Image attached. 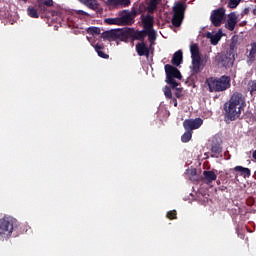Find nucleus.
<instances>
[{
	"label": "nucleus",
	"mask_w": 256,
	"mask_h": 256,
	"mask_svg": "<svg viewBox=\"0 0 256 256\" xmlns=\"http://www.w3.org/2000/svg\"><path fill=\"white\" fill-rule=\"evenodd\" d=\"M87 33H89V35H99V33H101V29L98 27H90L87 29Z\"/></svg>",
	"instance_id": "nucleus-30"
},
{
	"label": "nucleus",
	"mask_w": 256,
	"mask_h": 256,
	"mask_svg": "<svg viewBox=\"0 0 256 256\" xmlns=\"http://www.w3.org/2000/svg\"><path fill=\"white\" fill-rule=\"evenodd\" d=\"M203 175L207 183H212V181H215L217 179V174H215V172L213 171H204Z\"/></svg>",
	"instance_id": "nucleus-13"
},
{
	"label": "nucleus",
	"mask_w": 256,
	"mask_h": 256,
	"mask_svg": "<svg viewBox=\"0 0 256 256\" xmlns=\"http://www.w3.org/2000/svg\"><path fill=\"white\" fill-rule=\"evenodd\" d=\"M163 92L165 94V97H167L168 99H171L172 97V93H171V88L170 87H164Z\"/></svg>",
	"instance_id": "nucleus-32"
},
{
	"label": "nucleus",
	"mask_w": 256,
	"mask_h": 256,
	"mask_svg": "<svg viewBox=\"0 0 256 256\" xmlns=\"http://www.w3.org/2000/svg\"><path fill=\"white\" fill-rule=\"evenodd\" d=\"M174 107H177V100H174Z\"/></svg>",
	"instance_id": "nucleus-37"
},
{
	"label": "nucleus",
	"mask_w": 256,
	"mask_h": 256,
	"mask_svg": "<svg viewBox=\"0 0 256 256\" xmlns=\"http://www.w3.org/2000/svg\"><path fill=\"white\" fill-rule=\"evenodd\" d=\"M186 174L188 175V177L190 179H195L196 175H197V169L195 168H189L188 170H186Z\"/></svg>",
	"instance_id": "nucleus-29"
},
{
	"label": "nucleus",
	"mask_w": 256,
	"mask_h": 256,
	"mask_svg": "<svg viewBox=\"0 0 256 256\" xmlns=\"http://www.w3.org/2000/svg\"><path fill=\"white\" fill-rule=\"evenodd\" d=\"M206 37L210 40L211 45H217L221 41V37H223V31L219 30L216 33L208 32Z\"/></svg>",
	"instance_id": "nucleus-10"
},
{
	"label": "nucleus",
	"mask_w": 256,
	"mask_h": 256,
	"mask_svg": "<svg viewBox=\"0 0 256 256\" xmlns=\"http://www.w3.org/2000/svg\"><path fill=\"white\" fill-rule=\"evenodd\" d=\"M82 5L89 7V9H97V0H78Z\"/></svg>",
	"instance_id": "nucleus-18"
},
{
	"label": "nucleus",
	"mask_w": 256,
	"mask_h": 256,
	"mask_svg": "<svg viewBox=\"0 0 256 256\" xmlns=\"http://www.w3.org/2000/svg\"><path fill=\"white\" fill-rule=\"evenodd\" d=\"M190 53L192 58L191 69L193 73H199L204 67L203 60H201V53L199 52V46L197 44L190 45Z\"/></svg>",
	"instance_id": "nucleus-3"
},
{
	"label": "nucleus",
	"mask_w": 256,
	"mask_h": 256,
	"mask_svg": "<svg viewBox=\"0 0 256 256\" xmlns=\"http://www.w3.org/2000/svg\"><path fill=\"white\" fill-rule=\"evenodd\" d=\"M78 15H87V13H85V11H83V10H79Z\"/></svg>",
	"instance_id": "nucleus-35"
},
{
	"label": "nucleus",
	"mask_w": 256,
	"mask_h": 256,
	"mask_svg": "<svg viewBox=\"0 0 256 256\" xmlns=\"http://www.w3.org/2000/svg\"><path fill=\"white\" fill-rule=\"evenodd\" d=\"M182 61H183V52L179 50L174 54L172 58V63L173 65H181Z\"/></svg>",
	"instance_id": "nucleus-15"
},
{
	"label": "nucleus",
	"mask_w": 256,
	"mask_h": 256,
	"mask_svg": "<svg viewBox=\"0 0 256 256\" xmlns=\"http://www.w3.org/2000/svg\"><path fill=\"white\" fill-rule=\"evenodd\" d=\"M245 109V97L241 93H234L228 104H225L227 119L235 121L241 117V113Z\"/></svg>",
	"instance_id": "nucleus-1"
},
{
	"label": "nucleus",
	"mask_w": 256,
	"mask_h": 256,
	"mask_svg": "<svg viewBox=\"0 0 256 256\" xmlns=\"http://www.w3.org/2000/svg\"><path fill=\"white\" fill-rule=\"evenodd\" d=\"M239 3H241V0H230L229 2L230 9H235V7L239 5Z\"/></svg>",
	"instance_id": "nucleus-33"
},
{
	"label": "nucleus",
	"mask_w": 256,
	"mask_h": 256,
	"mask_svg": "<svg viewBox=\"0 0 256 256\" xmlns=\"http://www.w3.org/2000/svg\"><path fill=\"white\" fill-rule=\"evenodd\" d=\"M112 5L116 7H129L131 5V0H109Z\"/></svg>",
	"instance_id": "nucleus-14"
},
{
	"label": "nucleus",
	"mask_w": 256,
	"mask_h": 256,
	"mask_svg": "<svg viewBox=\"0 0 256 256\" xmlns=\"http://www.w3.org/2000/svg\"><path fill=\"white\" fill-rule=\"evenodd\" d=\"M157 5H159V0H150V3L148 5V10L155 11V9H157Z\"/></svg>",
	"instance_id": "nucleus-28"
},
{
	"label": "nucleus",
	"mask_w": 256,
	"mask_h": 256,
	"mask_svg": "<svg viewBox=\"0 0 256 256\" xmlns=\"http://www.w3.org/2000/svg\"><path fill=\"white\" fill-rule=\"evenodd\" d=\"M52 5H53V0H39L38 9L39 11L45 12V7H52Z\"/></svg>",
	"instance_id": "nucleus-19"
},
{
	"label": "nucleus",
	"mask_w": 256,
	"mask_h": 256,
	"mask_svg": "<svg viewBox=\"0 0 256 256\" xmlns=\"http://www.w3.org/2000/svg\"><path fill=\"white\" fill-rule=\"evenodd\" d=\"M174 16L172 19V23L175 27H179L183 21V11H185V5L182 3H177L173 7Z\"/></svg>",
	"instance_id": "nucleus-6"
},
{
	"label": "nucleus",
	"mask_w": 256,
	"mask_h": 256,
	"mask_svg": "<svg viewBox=\"0 0 256 256\" xmlns=\"http://www.w3.org/2000/svg\"><path fill=\"white\" fill-rule=\"evenodd\" d=\"M191 137H193V134L191 133V131H186L183 135H182V142L183 143H189V141H191Z\"/></svg>",
	"instance_id": "nucleus-26"
},
{
	"label": "nucleus",
	"mask_w": 256,
	"mask_h": 256,
	"mask_svg": "<svg viewBox=\"0 0 256 256\" xmlns=\"http://www.w3.org/2000/svg\"><path fill=\"white\" fill-rule=\"evenodd\" d=\"M95 51L98 53L99 57H102V59H108L109 55L105 54L101 49H103V46L96 44L94 46Z\"/></svg>",
	"instance_id": "nucleus-22"
},
{
	"label": "nucleus",
	"mask_w": 256,
	"mask_h": 256,
	"mask_svg": "<svg viewBox=\"0 0 256 256\" xmlns=\"http://www.w3.org/2000/svg\"><path fill=\"white\" fill-rule=\"evenodd\" d=\"M210 19L215 27L221 26V23H223V19H225V9L220 8L218 10H214Z\"/></svg>",
	"instance_id": "nucleus-7"
},
{
	"label": "nucleus",
	"mask_w": 256,
	"mask_h": 256,
	"mask_svg": "<svg viewBox=\"0 0 256 256\" xmlns=\"http://www.w3.org/2000/svg\"><path fill=\"white\" fill-rule=\"evenodd\" d=\"M248 91H250L251 95H255V93H256V81L248 82Z\"/></svg>",
	"instance_id": "nucleus-27"
},
{
	"label": "nucleus",
	"mask_w": 256,
	"mask_h": 256,
	"mask_svg": "<svg viewBox=\"0 0 256 256\" xmlns=\"http://www.w3.org/2000/svg\"><path fill=\"white\" fill-rule=\"evenodd\" d=\"M239 21V17L237 16V14H235V12H232L228 15V19L226 22V29H228L229 31H233V29H235V25H237Z\"/></svg>",
	"instance_id": "nucleus-9"
},
{
	"label": "nucleus",
	"mask_w": 256,
	"mask_h": 256,
	"mask_svg": "<svg viewBox=\"0 0 256 256\" xmlns=\"http://www.w3.org/2000/svg\"><path fill=\"white\" fill-rule=\"evenodd\" d=\"M176 215H177V212L175 211H170L167 213L168 219H175Z\"/></svg>",
	"instance_id": "nucleus-34"
},
{
	"label": "nucleus",
	"mask_w": 256,
	"mask_h": 256,
	"mask_svg": "<svg viewBox=\"0 0 256 256\" xmlns=\"http://www.w3.org/2000/svg\"><path fill=\"white\" fill-rule=\"evenodd\" d=\"M27 13H28L29 17H32V19H39V13L37 12V10L35 8L28 7Z\"/></svg>",
	"instance_id": "nucleus-23"
},
{
	"label": "nucleus",
	"mask_w": 256,
	"mask_h": 256,
	"mask_svg": "<svg viewBox=\"0 0 256 256\" xmlns=\"http://www.w3.org/2000/svg\"><path fill=\"white\" fill-rule=\"evenodd\" d=\"M105 23L108 25H121V21L118 18H107L105 19Z\"/></svg>",
	"instance_id": "nucleus-25"
},
{
	"label": "nucleus",
	"mask_w": 256,
	"mask_h": 256,
	"mask_svg": "<svg viewBox=\"0 0 256 256\" xmlns=\"http://www.w3.org/2000/svg\"><path fill=\"white\" fill-rule=\"evenodd\" d=\"M13 223H15V219L11 217L0 219V241L11 237V234L13 233Z\"/></svg>",
	"instance_id": "nucleus-4"
},
{
	"label": "nucleus",
	"mask_w": 256,
	"mask_h": 256,
	"mask_svg": "<svg viewBox=\"0 0 256 256\" xmlns=\"http://www.w3.org/2000/svg\"><path fill=\"white\" fill-rule=\"evenodd\" d=\"M220 63L223 67H231L233 65V58L231 57V54H229V56H221Z\"/></svg>",
	"instance_id": "nucleus-12"
},
{
	"label": "nucleus",
	"mask_w": 256,
	"mask_h": 256,
	"mask_svg": "<svg viewBox=\"0 0 256 256\" xmlns=\"http://www.w3.org/2000/svg\"><path fill=\"white\" fill-rule=\"evenodd\" d=\"M87 39H88L89 43H91V45H93V43H95V42L93 41V39H91L89 36L87 37Z\"/></svg>",
	"instance_id": "nucleus-36"
},
{
	"label": "nucleus",
	"mask_w": 256,
	"mask_h": 256,
	"mask_svg": "<svg viewBox=\"0 0 256 256\" xmlns=\"http://www.w3.org/2000/svg\"><path fill=\"white\" fill-rule=\"evenodd\" d=\"M203 125V119L196 118V119H188L185 120L183 123L184 129L186 131H193L195 129H199Z\"/></svg>",
	"instance_id": "nucleus-8"
},
{
	"label": "nucleus",
	"mask_w": 256,
	"mask_h": 256,
	"mask_svg": "<svg viewBox=\"0 0 256 256\" xmlns=\"http://www.w3.org/2000/svg\"><path fill=\"white\" fill-rule=\"evenodd\" d=\"M235 171H239L244 177H249L251 175V170L249 168H244L243 166H236Z\"/></svg>",
	"instance_id": "nucleus-21"
},
{
	"label": "nucleus",
	"mask_w": 256,
	"mask_h": 256,
	"mask_svg": "<svg viewBox=\"0 0 256 256\" xmlns=\"http://www.w3.org/2000/svg\"><path fill=\"white\" fill-rule=\"evenodd\" d=\"M249 57H250V59H255V57H256V44L255 43H253L251 45V50H250V53H249Z\"/></svg>",
	"instance_id": "nucleus-31"
},
{
	"label": "nucleus",
	"mask_w": 256,
	"mask_h": 256,
	"mask_svg": "<svg viewBox=\"0 0 256 256\" xmlns=\"http://www.w3.org/2000/svg\"><path fill=\"white\" fill-rule=\"evenodd\" d=\"M103 38L107 39L108 41H115L117 39V32L115 31H108L103 34Z\"/></svg>",
	"instance_id": "nucleus-20"
},
{
	"label": "nucleus",
	"mask_w": 256,
	"mask_h": 256,
	"mask_svg": "<svg viewBox=\"0 0 256 256\" xmlns=\"http://www.w3.org/2000/svg\"><path fill=\"white\" fill-rule=\"evenodd\" d=\"M121 21V25H131L133 18L129 13H124L121 17H119Z\"/></svg>",
	"instance_id": "nucleus-16"
},
{
	"label": "nucleus",
	"mask_w": 256,
	"mask_h": 256,
	"mask_svg": "<svg viewBox=\"0 0 256 256\" xmlns=\"http://www.w3.org/2000/svg\"><path fill=\"white\" fill-rule=\"evenodd\" d=\"M207 85L211 93L226 91V89L231 87V78L227 76H222L220 78H209L207 80Z\"/></svg>",
	"instance_id": "nucleus-2"
},
{
	"label": "nucleus",
	"mask_w": 256,
	"mask_h": 256,
	"mask_svg": "<svg viewBox=\"0 0 256 256\" xmlns=\"http://www.w3.org/2000/svg\"><path fill=\"white\" fill-rule=\"evenodd\" d=\"M143 25H144L145 31H147L149 29H153V17L145 16L143 18Z\"/></svg>",
	"instance_id": "nucleus-17"
},
{
	"label": "nucleus",
	"mask_w": 256,
	"mask_h": 256,
	"mask_svg": "<svg viewBox=\"0 0 256 256\" xmlns=\"http://www.w3.org/2000/svg\"><path fill=\"white\" fill-rule=\"evenodd\" d=\"M165 71H166V82L171 85V87H177L179 83L175 81V79H181V72L179 70L169 64L165 66Z\"/></svg>",
	"instance_id": "nucleus-5"
},
{
	"label": "nucleus",
	"mask_w": 256,
	"mask_h": 256,
	"mask_svg": "<svg viewBox=\"0 0 256 256\" xmlns=\"http://www.w3.org/2000/svg\"><path fill=\"white\" fill-rule=\"evenodd\" d=\"M176 97H180V96H179V93H176Z\"/></svg>",
	"instance_id": "nucleus-38"
},
{
	"label": "nucleus",
	"mask_w": 256,
	"mask_h": 256,
	"mask_svg": "<svg viewBox=\"0 0 256 256\" xmlns=\"http://www.w3.org/2000/svg\"><path fill=\"white\" fill-rule=\"evenodd\" d=\"M145 32L147 33L151 42H153V41H155V39H157V32H155V30H153V28L145 30Z\"/></svg>",
	"instance_id": "nucleus-24"
},
{
	"label": "nucleus",
	"mask_w": 256,
	"mask_h": 256,
	"mask_svg": "<svg viewBox=\"0 0 256 256\" xmlns=\"http://www.w3.org/2000/svg\"><path fill=\"white\" fill-rule=\"evenodd\" d=\"M136 51L138 55H140V57H142L143 55L149 57V48L143 42L136 45Z\"/></svg>",
	"instance_id": "nucleus-11"
}]
</instances>
